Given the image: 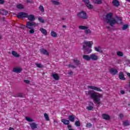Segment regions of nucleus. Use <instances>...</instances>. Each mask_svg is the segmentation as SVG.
Wrapping results in <instances>:
<instances>
[{"label":"nucleus","mask_w":130,"mask_h":130,"mask_svg":"<svg viewBox=\"0 0 130 130\" xmlns=\"http://www.w3.org/2000/svg\"><path fill=\"white\" fill-rule=\"evenodd\" d=\"M113 13H109L107 14L106 16V20L107 23L109 24L111 27H113L115 24H122V19L117 16L115 17L116 19L112 17Z\"/></svg>","instance_id":"obj_1"},{"label":"nucleus","mask_w":130,"mask_h":130,"mask_svg":"<svg viewBox=\"0 0 130 130\" xmlns=\"http://www.w3.org/2000/svg\"><path fill=\"white\" fill-rule=\"evenodd\" d=\"M87 94L91 98L93 99L94 103L98 104V105H100L101 104V97L102 95L101 94H97V93L93 92L92 90H89L87 91Z\"/></svg>","instance_id":"obj_2"},{"label":"nucleus","mask_w":130,"mask_h":130,"mask_svg":"<svg viewBox=\"0 0 130 130\" xmlns=\"http://www.w3.org/2000/svg\"><path fill=\"white\" fill-rule=\"evenodd\" d=\"M94 44L92 41H84L83 43V49L88 52L91 53L92 52V45Z\"/></svg>","instance_id":"obj_3"},{"label":"nucleus","mask_w":130,"mask_h":130,"mask_svg":"<svg viewBox=\"0 0 130 130\" xmlns=\"http://www.w3.org/2000/svg\"><path fill=\"white\" fill-rule=\"evenodd\" d=\"M78 28L80 30H84V33L86 35H91L92 34V31L87 26L80 25Z\"/></svg>","instance_id":"obj_4"},{"label":"nucleus","mask_w":130,"mask_h":130,"mask_svg":"<svg viewBox=\"0 0 130 130\" xmlns=\"http://www.w3.org/2000/svg\"><path fill=\"white\" fill-rule=\"evenodd\" d=\"M79 18L83 19V20H86L88 19V16H87V13L84 11H81L77 14Z\"/></svg>","instance_id":"obj_5"},{"label":"nucleus","mask_w":130,"mask_h":130,"mask_svg":"<svg viewBox=\"0 0 130 130\" xmlns=\"http://www.w3.org/2000/svg\"><path fill=\"white\" fill-rule=\"evenodd\" d=\"M36 23L34 22L28 21L26 23V27L27 29H32L33 26L35 27Z\"/></svg>","instance_id":"obj_6"},{"label":"nucleus","mask_w":130,"mask_h":130,"mask_svg":"<svg viewBox=\"0 0 130 130\" xmlns=\"http://www.w3.org/2000/svg\"><path fill=\"white\" fill-rule=\"evenodd\" d=\"M17 18H27L28 17V14L25 13V12H19L18 14L17 15Z\"/></svg>","instance_id":"obj_7"},{"label":"nucleus","mask_w":130,"mask_h":130,"mask_svg":"<svg viewBox=\"0 0 130 130\" xmlns=\"http://www.w3.org/2000/svg\"><path fill=\"white\" fill-rule=\"evenodd\" d=\"M109 73L111 75H112L113 76H115V75H117V74H118V71L114 68H111L109 70Z\"/></svg>","instance_id":"obj_8"},{"label":"nucleus","mask_w":130,"mask_h":130,"mask_svg":"<svg viewBox=\"0 0 130 130\" xmlns=\"http://www.w3.org/2000/svg\"><path fill=\"white\" fill-rule=\"evenodd\" d=\"M88 88L91 89V90H94V91H98V92H102V89H100V87L93 86H88Z\"/></svg>","instance_id":"obj_9"},{"label":"nucleus","mask_w":130,"mask_h":130,"mask_svg":"<svg viewBox=\"0 0 130 130\" xmlns=\"http://www.w3.org/2000/svg\"><path fill=\"white\" fill-rule=\"evenodd\" d=\"M118 77L121 81H125L126 80L125 77H124V74L122 72H119Z\"/></svg>","instance_id":"obj_10"},{"label":"nucleus","mask_w":130,"mask_h":130,"mask_svg":"<svg viewBox=\"0 0 130 130\" xmlns=\"http://www.w3.org/2000/svg\"><path fill=\"white\" fill-rule=\"evenodd\" d=\"M40 51L41 53H42L43 54H45V55H49V53H48L47 50H46L45 49H41Z\"/></svg>","instance_id":"obj_11"},{"label":"nucleus","mask_w":130,"mask_h":130,"mask_svg":"<svg viewBox=\"0 0 130 130\" xmlns=\"http://www.w3.org/2000/svg\"><path fill=\"white\" fill-rule=\"evenodd\" d=\"M0 14L1 15H3V16H7V15L9 14V12L6 10L1 9L0 10Z\"/></svg>","instance_id":"obj_12"},{"label":"nucleus","mask_w":130,"mask_h":130,"mask_svg":"<svg viewBox=\"0 0 130 130\" xmlns=\"http://www.w3.org/2000/svg\"><path fill=\"white\" fill-rule=\"evenodd\" d=\"M94 50L97 51V52H100V53H102L103 52L102 48H101V47L100 46L95 47Z\"/></svg>","instance_id":"obj_13"},{"label":"nucleus","mask_w":130,"mask_h":130,"mask_svg":"<svg viewBox=\"0 0 130 130\" xmlns=\"http://www.w3.org/2000/svg\"><path fill=\"white\" fill-rule=\"evenodd\" d=\"M98 58V56L96 55L95 54L90 55V59H92V60H97Z\"/></svg>","instance_id":"obj_14"},{"label":"nucleus","mask_w":130,"mask_h":130,"mask_svg":"<svg viewBox=\"0 0 130 130\" xmlns=\"http://www.w3.org/2000/svg\"><path fill=\"white\" fill-rule=\"evenodd\" d=\"M102 117L103 119H105L106 120H109V119H110V116L108 114H103L102 115Z\"/></svg>","instance_id":"obj_15"},{"label":"nucleus","mask_w":130,"mask_h":130,"mask_svg":"<svg viewBox=\"0 0 130 130\" xmlns=\"http://www.w3.org/2000/svg\"><path fill=\"white\" fill-rule=\"evenodd\" d=\"M30 125L31 129H35L37 128V126H38V124H37L35 122H32L30 124Z\"/></svg>","instance_id":"obj_16"},{"label":"nucleus","mask_w":130,"mask_h":130,"mask_svg":"<svg viewBox=\"0 0 130 130\" xmlns=\"http://www.w3.org/2000/svg\"><path fill=\"white\" fill-rule=\"evenodd\" d=\"M61 122L65 124L66 125H69L70 124V120H67L66 119H62L61 120Z\"/></svg>","instance_id":"obj_17"},{"label":"nucleus","mask_w":130,"mask_h":130,"mask_svg":"<svg viewBox=\"0 0 130 130\" xmlns=\"http://www.w3.org/2000/svg\"><path fill=\"white\" fill-rule=\"evenodd\" d=\"M26 18H27L29 21H32L35 20V16H34V15H27V17Z\"/></svg>","instance_id":"obj_18"},{"label":"nucleus","mask_w":130,"mask_h":130,"mask_svg":"<svg viewBox=\"0 0 130 130\" xmlns=\"http://www.w3.org/2000/svg\"><path fill=\"white\" fill-rule=\"evenodd\" d=\"M112 4L114 7H119V2L117 0H113Z\"/></svg>","instance_id":"obj_19"},{"label":"nucleus","mask_w":130,"mask_h":130,"mask_svg":"<svg viewBox=\"0 0 130 130\" xmlns=\"http://www.w3.org/2000/svg\"><path fill=\"white\" fill-rule=\"evenodd\" d=\"M83 58L87 61L91 60V55H84L83 56Z\"/></svg>","instance_id":"obj_20"},{"label":"nucleus","mask_w":130,"mask_h":130,"mask_svg":"<svg viewBox=\"0 0 130 130\" xmlns=\"http://www.w3.org/2000/svg\"><path fill=\"white\" fill-rule=\"evenodd\" d=\"M40 31L43 34V35H45V36H46L47 35V30L46 29L43 28H41L40 29Z\"/></svg>","instance_id":"obj_21"},{"label":"nucleus","mask_w":130,"mask_h":130,"mask_svg":"<svg viewBox=\"0 0 130 130\" xmlns=\"http://www.w3.org/2000/svg\"><path fill=\"white\" fill-rule=\"evenodd\" d=\"M68 118L71 122H74L75 121V116L73 115H69L68 116Z\"/></svg>","instance_id":"obj_22"},{"label":"nucleus","mask_w":130,"mask_h":130,"mask_svg":"<svg viewBox=\"0 0 130 130\" xmlns=\"http://www.w3.org/2000/svg\"><path fill=\"white\" fill-rule=\"evenodd\" d=\"M14 73H21L22 72V69L19 68H15L13 69Z\"/></svg>","instance_id":"obj_23"},{"label":"nucleus","mask_w":130,"mask_h":130,"mask_svg":"<svg viewBox=\"0 0 130 130\" xmlns=\"http://www.w3.org/2000/svg\"><path fill=\"white\" fill-rule=\"evenodd\" d=\"M73 62H74L75 66H80L81 64V62L78 59H73Z\"/></svg>","instance_id":"obj_24"},{"label":"nucleus","mask_w":130,"mask_h":130,"mask_svg":"<svg viewBox=\"0 0 130 130\" xmlns=\"http://www.w3.org/2000/svg\"><path fill=\"white\" fill-rule=\"evenodd\" d=\"M12 54L13 55V56H15V57H19L20 55L17 53V52L15 51H12Z\"/></svg>","instance_id":"obj_25"},{"label":"nucleus","mask_w":130,"mask_h":130,"mask_svg":"<svg viewBox=\"0 0 130 130\" xmlns=\"http://www.w3.org/2000/svg\"><path fill=\"white\" fill-rule=\"evenodd\" d=\"M51 36L55 38L57 37V34L55 32V31L52 30L51 31Z\"/></svg>","instance_id":"obj_26"},{"label":"nucleus","mask_w":130,"mask_h":130,"mask_svg":"<svg viewBox=\"0 0 130 130\" xmlns=\"http://www.w3.org/2000/svg\"><path fill=\"white\" fill-rule=\"evenodd\" d=\"M53 78L54 79V80H56L57 81L59 80V76H58V75L57 74H53L52 75Z\"/></svg>","instance_id":"obj_27"},{"label":"nucleus","mask_w":130,"mask_h":130,"mask_svg":"<svg viewBox=\"0 0 130 130\" xmlns=\"http://www.w3.org/2000/svg\"><path fill=\"white\" fill-rule=\"evenodd\" d=\"M123 125L124 126H128L129 125V121L127 120L123 121Z\"/></svg>","instance_id":"obj_28"},{"label":"nucleus","mask_w":130,"mask_h":130,"mask_svg":"<svg viewBox=\"0 0 130 130\" xmlns=\"http://www.w3.org/2000/svg\"><path fill=\"white\" fill-rule=\"evenodd\" d=\"M44 116L46 119V120H47V121H49L50 119H49V116H48V114L46 113L44 114Z\"/></svg>","instance_id":"obj_29"},{"label":"nucleus","mask_w":130,"mask_h":130,"mask_svg":"<svg viewBox=\"0 0 130 130\" xmlns=\"http://www.w3.org/2000/svg\"><path fill=\"white\" fill-rule=\"evenodd\" d=\"M39 10L42 12V13H44V7L42 5H40L39 7Z\"/></svg>","instance_id":"obj_30"},{"label":"nucleus","mask_w":130,"mask_h":130,"mask_svg":"<svg viewBox=\"0 0 130 130\" xmlns=\"http://www.w3.org/2000/svg\"><path fill=\"white\" fill-rule=\"evenodd\" d=\"M93 3H94V4H97L98 5H101V4H102V0H93Z\"/></svg>","instance_id":"obj_31"},{"label":"nucleus","mask_w":130,"mask_h":130,"mask_svg":"<svg viewBox=\"0 0 130 130\" xmlns=\"http://www.w3.org/2000/svg\"><path fill=\"white\" fill-rule=\"evenodd\" d=\"M16 8L19 10H22V9H24V6L22 4H18L16 6Z\"/></svg>","instance_id":"obj_32"},{"label":"nucleus","mask_w":130,"mask_h":130,"mask_svg":"<svg viewBox=\"0 0 130 130\" xmlns=\"http://www.w3.org/2000/svg\"><path fill=\"white\" fill-rule=\"evenodd\" d=\"M25 119L26 120H27V121H28V122H32L34 121V120H33L32 118L28 117H26Z\"/></svg>","instance_id":"obj_33"},{"label":"nucleus","mask_w":130,"mask_h":130,"mask_svg":"<svg viewBox=\"0 0 130 130\" xmlns=\"http://www.w3.org/2000/svg\"><path fill=\"white\" fill-rule=\"evenodd\" d=\"M15 97H20L21 98H23V93H16L15 95Z\"/></svg>","instance_id":"obj_34"},{"label":"nucleus","mask_w":130,"mask_h":130,"mask_svg":"<svg viewBox=\"0 0 130 130\" xmlns=\"http://www.w3.org/2000/svg\"><path fill=\"white\" fill-rule=\"evenodd\" d=\"M51 2L52 3H53V4L55 6H59V2L57 1L52 0Z\"/></svg>","instance_id":"obj_35"},{"label":"nucleus","mask_w":130,"mask_h":130,"mask_svg":"<svg viewBox=\"0 0 130 130\" xmlns=\"http://www.w3.org/2000/svg\"><path fill=\"white\" fill-rule=\"evenodd\" d=\"M75 124L76 125V126L79 127V126H81V122H80V121H76Z\"/></svg>","instance_id":"obj_36"},{"label":"nucleus","mask_w":130,"mask_h":130,"mask_svg":"<svg viewBox=\"0 0 130 130\" xmlns=\"http://www.w3.org/2000/svg\"><path fill=\"white\" fill-rule=\"evenodd\" d=\"M38 20H39V22H40V23H45L44 19H43V18H42V17H39L38 18Z\"/></svg>","instance_id":"obj_37"},{"label":"nucleus","mask_w":130,"mask_h":130,"mask_svg":"<svg viewBox=\"0 0 130 130\" xmlns=\"http://www.w3.org/2000/svg\"><path fill=\"white\" fill-rule=\"evenodd\" d=\"M117 55H118V56H123V53H122V52L118 51L117 52Z\"/></svg>","instance_id":"obj_38"},{"label":"nucleus","mask_w":130,"mask_h":130,"mask_svg":"<svg viewBox=\"0 0 130 130\" xmlns=\"http://www.w3.org/2000/svg\"><path fill=\"white\" fill-rule=\"evenodd\" d=\"M86 6L90 9H93V5H92L91 4H89V3H87Z\"/></svg>","instance_id":"obj_39"},{"label":"nucleus","mask_w":130,"mask_h":130,"mask_svg":"<svg viewBox=\"0 0 130 130\" xmlns=\"http://www.w3.org/2000/svg\"><path fill=\"white\" fill-rule=\"evenodd\" d=\"M93 109L94 107H93V106H88L86 108V109H87V110H89V111H90L91 110H93Z\"/></svg>","instance_id":"obj_40"},{"label":"nucleus","mask_w":130,"mask_h":130,"mask_svg":"<svg viewBox=\"0 0 130 130\" xmlns=\"http://www.w3.org/2000/svg\"><path fill=\"white\" fill-rule=\"evenodd\" d=\"M128 28V25L127 24H125L123 26L122 30H126Z\"/></svg>","instance_id":"obj_41"},{"label":"nucleus","mask_w":130,"mask_h":130,"mask_svg":"<svg viewBox=\"0 0 130 130\" xmlns=\"http://www.w3.org/2000/svg\"><path fill=\"white\" fill-rule=\"evenodd\" d=\"M29 33L30 34H34V33H35V30L31 27V28H30L29 30Z\"/></svg>","instance_id":"obj_42"},{"label":"nucleus","mask_w":130,"mask_h":130,"mask_svg":"<svg viewBox=\"0 0 130 130\" xmlns=\"http://www.w3.org/2000/svg\"><path fill=\"white\" fill-rule=\"evenodd\" d=\"M36 64L37 68H39L40 69L43 68V66H42V64H41L40 63H36Z\"/></svg>","instance_id":"obj_43"},{"label":"nucleus","mask_w":130,"mask_h":130,"mask_svg":"<svg viewBox=\"0 0 130 130\" xmlns=\"http://www.w3.org/2000/svg\"><path fill=\"white\" fill-rule=\"evenodd\" d=\"M82 2L85 3V5L90 4V1L89 0H82Z\"/></svg>","instance_id":"obj_44"},{"label":"nucleus","mask_w":130,"mask_h":130,"mask_svg":"<svg viewBox=\"0 0 130 130\" xmlns=\"http://www.w3.org/2000/svg\"><path fill=\"white\" fill-rule=\"evenodd\" d=\"M69 68H71L72 69H76V66L72 64H69L68 65Z\"/></svg>","instance_id":"obj_45"},{"label":"nucleus","mask_w":130,"mask_h":130,"mask_svg":"<svg viewBox=\"0 0 130 130\" xmlns=\"http://www.w3.org/2000/svg\"><path fill=\"white\" fill-rule=\"evenodd\" d=\"M86 127H91L92 126V124L90 122H87L86 125Z\"/></svg>","instance_id":"obj_46"},{"label":"nucleus","mask_w":130,"mask_h":130,"mask_svg":"<svg viewBox=\"0 0 130 130\" xmlns=\"http://www.w3.org/2000/svg\"><path fill=\"white\" fill-rule=\"evenodd\" d=\"M20 28H21V29H23V30H24L25 29V28H26V26L25 25L21 24L20 25Z\"/></svg>","instance_id":"obj_47"},{"label":"nucleus","mask_w":130,"mask_h":130,"mask_svg":"<svg viewBox=\"0 0 130 130\" xmlns=\"http://www.w3.org/2000/svg\"><path fill=\"white\" fill-rule=\"evenodd\" d=\"M119 118H120V119H122V118H123V115L121 113H120L119 115Z\"/></svg>","instance_id":"obj_48"},{"label":"nucleus","mask_w":130,"mask_h":130,"mask_svg":"<svg viewBox=\"0 0 130 130\" xmlns=\"http://www.w3.org/2000/svg\"><path fill=\"white\" fill-rule=\"evenodd\" d=\"M24 83L26 84H29L30 83V81L28 80H24Z\"/></svg>","instance_id":"obj_49"},{"label":"nucleus","mask_w":130,"mask_h":130,"mask_svg":"<svg viewBox=\"0 0 130 130\" xmlns=\"http://www.w3.org/2000/svg\"><path fill=\"white\" fill-rule=\"evenodd\" d=\"M27 4H33V1L30 0H26Z\"/></svg>","instance_id":"obj_50"},{"label":"nucleus","mask_w":130,"mask_h":130,"mask_svg":"<svg viewBox=\"0 0 130 130\" xmlns=\"http://www.w3.org/2000/svg\"><path fill=\"white\" fill-rule=\"evenodd\" d=\"M120 94H122V95H123L125 93V91L123 90H120Z\"/></svg>","instance_id":"obj_51"},{"label":"nucleus","mask_w":130,"mask_h":130,"mask_svg":"<svg viewBox=\"0 0 130 130\" xmlns=\"http://www.w3.org/2000/svg\"><path fill=\"white\" fill-rule=\"evenodd\" d=\"M4 4H5V1L0 0V5H4Z\"/></svg>","instance_id":"obj_52"},{"label":"nucleus","mask_w":130,"mask_h":130,"mask_svg":"<svg viewBox=\"0 0 130 130\" xmlns=\"http://www.w3.org/2000/svg\"><path fill=\"white\" fill-rule=\"evenodd\" d=\"M74 73L73 72V71H70L68 73V75H69L70 76L73 75Z\"/></svg>","instance_id":"obj_53"},{"label":"nucleus","mask_w":130,"mask_h":130,"mask_svg":"<svg viewBox=\"0 0 130 130\" xmlns=\"http://www.w3.org/2000/svg\"><path fill=\"white\" fill-rule=\"evenodd\" d=\"M127 77H128V78H130V73H127Z\"/></svg>","instance_id":"obj_54"},{"label":"nucleus","mask_w":130,"mask_h":130,"mask_svg":"<svg viewBox=\"0 0 130 130\" xmlns=\"http://www.w3.org/2000/svg\"><path fill=\"white\" fill-rule=\"evenodd\" d=\"M9 130H14V128L10 127H9Z\"/></svg>","instance_id":"obj_55"},{"label":"nucleus","mask_w":130,"mask_h":130,"mask_svg":"<svg viewBox=\"0 0 130 130\" xmlns=\"http://www.w3.org/2000/svg\"><path fill=\"white\" fill-rule=\"evenodd\" d=\"M62 21H66V18H62Z\"/></svg>","instance_id":"obj_56"},{"label":"nucleus","mask_w":130,"mask_h":130,"mask_svg":"<svg viewBox=\"0 0 130 130\" xmlns=\"http://www.w3.org/2000/svg\"><path fill=\"white\" fill-rule=\"evenodd\" d=\"M62 28H67V26H66V25H62Z\"/></svg>","instance_id":"obj_57"},{"label":"nucleus","mask_w":130,"mask_h":130,"mask_svg":"<svg viewBox=\"0 0 130 130\" xmlns=\"http://www.w3.org/2000/svg\"><path fill=\"white\" fill-rule=\"evenodd\" d=\"M3 21H6V18L3 17Z\"/></svg>","instance_id":"obj_58"},{"label":"nucleus","mask_w":130,"mask_h":130,"mask_svg":"<svg viewBox=\"0 0 130 130\" xmlns=\"http://www.w3.org/2000/svg\"><path fill=\"white\" fill-rule=\"evenodd\" d=\"M68 127L71 128V127H72V126L71 125H68Z\"/></svg>","instance_id":"obj_59"},{"label":"nucleus","mask_w":130,"mask_h":130,"mask_svg":"<svg viewBox=\"0 0 130 130\" xmlns=\"http://www.w3.org/2000/svg\"><path fill=\"white\" fill-rule=\"evenodd\" d=\"M107 28H108V29H109L110 28V26H107Z\"/></svg>","instance_id":"obj_60"},{"label":"nucleus","mask_w":130,"mask_h":130,"mask_svg":"<svg viewBox=\"0 0 130 130\" xmlns=\"http://www.w3.org/2000/svg\"><path fill=\"white\" fill-rule=\"evenodd\" d=\"M91 105H94V103H91Z\"/></svg>","instance_id":"obj_61"},{"label":"nucleus","mask_w":130,"mask_h":130,"mask_svg":"<svg viewBox=\"0 0 130 130\" xmlns=\"http://www.w3.org/2000/svg\"><path fill=\"white\" fill-rule=\"evenodd\" d=\"M69 130H74V129H73V128H70V129H69Z\"/></svg>","instance_id":"obj_62"},{"label":"nucleus","mask_w":130,"mask_h":130,"mask_svg":"<svg viewBox=\"0 0 130 130\" xmlns=\"http://www.w3.org/2000/svg\"><path fill=\"white\" fill-rule=\"evenodd\" d=\"M127 2H128L129 3H130V0H127Z\"/></svg>","instance_id":"obj_63"},{"label":"nucleus","mask_w":130,"mask_h":130,"mask_svg":"<svg viewBox=\"0 0 130 130\" xmlns=\"http://www.w3.org/2000/svg\"><path fill=\"white\" fill-rule=\"evenodd\" d=\"M129 85H130V81L129 82Z\"/></svg>","instance_id":"obj_64"}]
</instances>
